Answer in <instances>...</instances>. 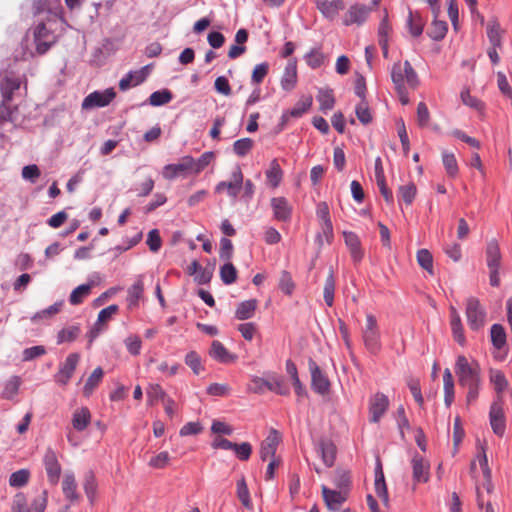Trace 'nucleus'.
Segmentation results:
<instances>
[{
    "instance_id": "1",
    "label": "nucleus",
    "mask_w": 512,
    "mask_h": 512,
    "mask_svg": "<svg viewBox=\"0 0 512 512\" xmlns=\"http://www.w3.org/2000/svg\"><path fill=\"white\" fill-rule=\"evenodd\" d=\"M454 372L460 384H479L480 367L477 361L459 355L456 358Z\"/></svg>"
},
{
    "instance_id": "2",
    "label": "nucleus",
    "mask_w": 512,
    "mask_h": 512,
    "mask_svg": "<svg viewBox=\"0 0 512 512\" xmlns=\"http://www.w3.org/2000/svg\"><path fill=\"white\" fill-rule=\"evenodd\" d=\"M505 386H498L496 389V399L493 401L490 407L489 420L493 432L502 437L506 430V419L504 414V400L503 394Z\"/></svg>"
},
{
    "instance_id": "3",
    "label": "nucleus",
    "mask_w": 512,
    "mask_h": 512,
    "mask_svg": "<svg viewBox=\"0 0 512 512\" xmlns=\"http://www.w3.org/2000/svg\"><path fill=\"white\" fill-rule=\"evenodd\" d=\"M485 254L486 264L489 269L490 285L498 287L500 285L499 271L501 268L502 254L499 243L496 239H491L487 242Z\"/></svg>"
},
{
    "instance_id": "4",
    "label": "nucleus",
    "mask_w": 512,
    "mask_h": 512,
    "mask_svg": "<svg viewBox=\"0 0 512 512\" xmlns=\"http://www.w3.org/2000/svg\"><path fill=\"white\" fill-rule=\"evenodd\" d=\"M466 317L472 330H479L484 325L486 312L478 299L470 297L467 300Z\"/></svg>"
},
{
    "instance_id": "5",
    "label": "nucleus",
    "mask_w": 512,
    "mask_h": 512,
    "mask_svg": "<svg viewBox=\"0 0 512 512\" xmlns=\"http://www.w3.org/2000/svg\"><path fill=\"white\" fill-rule=\"evenodd\" d=\"M116 97L113 88H107L103 91H94L86 96L82 102L83 109L102 108L110 104Z\"/></svg>"
},
{
    "instance_id": "6",
    "label": "nucleus",
    "mask_w": 512,
    "mask_h": 512,
    "mask_svg": "<svg viewBox=\"0 0 512 512\" xmlns=\"http://www.w3.org/2000/svg\"><path fill=\"white\" fill-rule=\"evenodd\" d=\"M43 464L47 474L48 482L57 485L61 475V464L58 461L56 452L48 448L43 457Z\"/></svg>"
},
{
    "instance_id": "7",
    "label": "nucleus",
    "mask_w": 512,
    "mask_h": 512,
    "mask_svg": "<svg viewBox=\"0 0 512 512\" xmlns=\"http://www.w3.org/2000/svg\"><path fill=\"white\" fill-rule=\"evenodd\" d=\"M242 185H243V173H242L240 167H236L235 170L231 174V180L219 182L215 187V191L217 193H220L226 189L228 196L233 199H236L240 192Z\"/></svg>"
},
{
    "instance_id": "8",
    "label": "nucleus",
    "mask_w": 512,
    "mask_h": 512,
    "mask_svg": "<svg viewBox=\"0 0 512 512\" xmlns=\"http://www.w3.org/2000/svg\"><path fill=\"white\" fill-rule=\"evenodd\" d=\"M389 407L388 397L380 392L374 394L369 400L370 422L377 423Z\"/></svg>"
},
{
    "instance_id": "9",
    "label": "nucleus",
    "mask_w": 512,
    "mask_h": 512,
    "mask_svg": "<svg viewBox=\"0 0 512 512\" xmlns=\"http://www.w3.org/2000/svg\"><path fill=\"white\" fill-rule=\"evenodd\" d=\"M413 480L416 483H426L430 477V463L418 453L411 459Z\"/></svg>"
},
{
    "instance_id": "10",
    "label": "nucleus",
    "mask_w": 512,
    "mask_h": 512,
    "mask_svg": "<svg viewBox=\"0 0 512 512\" xmlns=\"http://www.w3.org/2000/svg\"><path fill=\"white\" fill-rule=\"evenodd\" d=\"M372 7L364 4H354L348 9L346 17L343 20L345 26L353 24L362 25L368 18L372 11Z\"/></svg>"
},
{
    "instance_id": "11",
    "label": "nucleus",
    "mask_w": 512,
    "mask_h": 512,
    "mask_svg": "<svg viewBox=\"0 0 512 512\" xmlns=\"http://www.w3.org/2000/svg\"><path fill=\"white\" fill-rule=\"evenodd\" d=\"M184 173L192 174L189 155L183 156L178 163L165 165L162 170V175L167 180H173Z\"/></svg>"
},
{
    "instance_id": "12",
    "label": "nucleus",
    "mask_w": 512,
    "mask_h": 512,
    "mask_svg": "<svg viewBox=\"0 0 512 512\" xmlns=\"http://www.w3.org/2000/svg\"><path fill=\"white\" fill-rule=\"evenodd\" d=\"M273 216L277 221L289 222L292 217V207L285 197H273L271 199Z\"/></svg>"
},
{
    "instance_id": "13",
    "label": "nucleus",
    "mask_w": 512,
    "mask_h": 512,
    "mask_svg": "<svg viewBox=\"0 0 512 512\" xmlns=\"http://www.w3.org/2000/svg\"><path fill=\"white\" fill-rule=\"evenodd\" d=\"M281 441V436L276 430H271L268 436L262 441L260 447V457L263 461L275 458L277 447Z\"/></svg>"
},
{
    "instance_id": "14",
    "label": "nucleus",
    "mask_w": 512,
    "mask_h": 512,
    "mask_svg": "<svg viewBox=\"0 0 512 512\" xmlns=\"http://www.w3.org/2000/svg\"><path fill=\"white\" fill-rule=\"evenodd\" d=\"M316 7L326 19L333 21L339 11L344 9V2L343 0H317Z\"/></svg>"
},
{
    "instance_id": "15",
    "label": "nucleus",
    "mask_w": 512,
    "mask_h": 512,
    "mask_svg": "<svg viewBox=\"0 0 512 512\" xmlns=\"http://www.w3.org/2000/svg\"><path fill=\"white\" fill-rule=\"evenodd\" d=\"M322 495L326 506L330 510H338L340 506L346 501L345 492L331 490L326 486H322Z\"/></svg>"
},
{
    "instance_id": "16",
    "label": "nucleus",
    "mask_w": 512,
    "mask_h": 512,
    "mask_svg": "<svg viewBox=\"0 0 512 512\" xmlns=\"http://www.w3.org/2000/svg\"><path fill=\"white\" fill-rule=\"evenodd\" d=\"M345 244L349 248L351 258L354 262H360L364 256L361 242L356 233L351 231L343 232Z\"/></svg>"
},
{
    "instance_id": "17",
    "label": "nucleus",
    "mask_w": 512,
    "mask_h": 512,
    "mask_svg": "<svg viewBox=\"0 0 512 512\" xmlns=\"http://www.w3.org/2000/svg\"><path fill=\"white\" fill-rule=\"evenodd\" d=\"M209 355L214 360L220 363H232L236 360L237 356L230 353L225 346L218 340H214L211 344Z\"/></svg>"
},
{
    "instance_id": "18",
    "label": "nucleus",
    "mask_w": 512,
    "mask_h": 512,
    "mask_svg": "<svg viewBox=\"0 0 512 512\" xmlns=\"http://www.w3.org/2000/svg\"><path fill=\"white\" fill-rule=\"evenodd\" d=\"M62 492L65 498L71 503L79 500L77 492V482L73 472H66L62 479Z\"/></svg>"
},
{
    "instance_id": "19",
    "label": "nucleus",
    "mask_w": 512,
    "mask_h": 512,
    "mask_svg": "<svg viewBox=\"0 0 512 512\" xmlns=\"http://www.w3.org/2000/svg\"><path fill=\"white\" fill-rule=\"evenodd\" d=\"M450 325L454 340L461 346L466 343L461 317L455 307H450Z\"/></svg>"
},
{
    "instance_id": "20",
    "label": "nucleus",
    "mask_w": 512,
    "mask_h": 512,
    "mask_svg": "<svg viewBox=\"0 0 512 512\" xmlns=\"http://www.w3.org/2000/svg\"><path fill=\"white\" fill-rule=\"evenodd\" d=\"M297 83V65L296 60H290L285 69L281 78V87L285 91H291L294 89Z\"/></svg>"
},
{
    "instance_id": "21",
    "label": "nucleus",
    "mask_w": 512,
    "mask_h": 512,
    "mask_svg": "<svg viewBox=\"0 0 512 512\" xmlns=\"http://www.w3.org/2000/svg\"><path fill=\"white\" fill-rule=\"evenodd\" d=\"M80 355L78 353L69 354L59 370L60 381L66 382L72 376L79 362Z\"/></svg>"
},
{
    "instance_id": "22",
    "label": "nucleus",
    "mask_w": 512,
    "mask_h": 512,
    "mask_svg": "<svg viewBox=\"0 0 512 512\" xmlns=\"http://www.w3.org/2000/svg\"><path fill=\"white\" fill-rule=\"evenodd\" d=\"M406 25L413 37H419L423 33L425 21L419 12L409 9Z\"/></svg>"
},
{
    "instance_id": "23",
    "label": "nucleus",
    "mask_w": 512,
    "mask_h": 512,
    "mask_svg": "<svg viewBox=\"0 0 512 512\" xmlns=\"http://www.w3.org/2000/svg\"><path fill=\"white\" fill-rule=\"evenodd\" d=\"M91 414L88 408L76 409L72 416V425L77 431H83L90 424Z\"/></svg>"
},
{
    "instance_id": "24",
    "label": "nucleus",
    "mask_w": 512,
    "mask_h": 512,
    "mask_svg": "<svg viewBox=\"0 0 512 512\" xmlns=\"http://www.w3.org/2000/svg\"><path fill=\"white\" fill-rule=\"evenodd\" d=\"M257 308V300L249 299L242 301L238 304V307L235 312V317L238 320H247L253 317L254 312Z\"/></svg>"
},
{
    "instance_id": "25",
    "label": "nucleus",
    "mask_w": 512,
    "mask_h": 512,
    "mask_svg": "<svg viewBox=\"0 0 512 512\" xmlns=\"http://www.w3.org/2000/svg\"><path fill=\"white\" fill-rule=\"evenodd\" d=\"M266 178L272 188H277L280 185L283 178V170L277 159H273L270 162L269 169L266 171Z\"/></svg>"
},
{
    "instance_id": "26",
    "label": "nucleus",
    "mask_w": 512,
    "mask_h": 512,
    "mask_svg": "<svg viewBox=\"0 0 512 512\" xmlns=\"http://www.w3.org/2000/svg\"><path fill=\"white\" fill-rule=\"evenodd\" d=\"M215 158V153L212 151L204 152L198 159L190 156L192 174H199L202 172Z\"/></svg>"
},
{
    "instance_id": "27",
    "label": "nucleus",
    "mask_w": 512,
    "mask_h": 512,
    "mask_svg": "<svg viewBox=\"0 0 512 512\" xmlns=\"http://www.w3.org/2000/svg\"><path fill=\"white\" fill-rule=\"evenodd\" d=\"M363 340L365 347L371 354H377L381 348L380 332L377 331H363Z\"/></svg>"
},
{
    "instance_id": "28",
    "label": "nucleus",
    "mask_w": 512,
    "mask_h": 512,
    "mask_svg": "<svg viewBox=\"0 0 512 512\" xmlns=\"http://www.w3.org/2000/svg\"><path fill=\"white\" fill-rule=\"evenodd\" d=\"M447 31V23L445 21L438 20L437 17L434 16V20L432 21L427 34L432 40L440 41L446 36Z\"/></svg>"
},
{
    "instance_id": "29",
    "label": "nucleus",
    "mask_w": 512,
    "mask_h": 512,
    "mask_svg": "<svg viewBox=\"0 0 512 512\" xmlns=\"http://www.w3.org/2000/svg\"><path fill=\"white\" fill-rule=\"evenodd\" d=\"M391 79L398 93L402 95L405 90L404 64L402 65L398 62L393 65L391 71Z\"/></svg>"
},
{
    "instance_id": "30",
    "label": "nucleus",
    "mask_w": 512,
    "mask_h": 512,
    "mask_svg": "<svg viewBox=\"0 0 512 512\" xmlns=\"http://www.w3.org/2000/svg\"><path fill=\"white\" fill-rule=\"evenodd\" d=\"M336 281L334 277L333 269H330V272L325 280L324 289H323V298L327 306L331 307L334 303V293H335Z\"/></svg>"
},
{
    "instance_id": "31",
    "label": "nucleus",
    "mask_w": 512,
    "mask_h": 512,
    "mask_svg": "<svg viewBox=\"0 0 512 512\" xmlns=\"http://www.w3.org/2000/svg\"><path fill=\"white\" fill-rule=\"evenodd\" d=\"M304 59L310 68L318 69L324 64L326 57L320 47H315L305 54Z\"/></svg>"
},
{
    "instance_id": "32",
    "label": "nucleus",
    "mask_w": 512,
    "mask_h": 512,
    "mask_svg": "<svg viewBox=\"0 0 512 512\" xmlns=\"http://www.w3.org/2000/svg\"><path fill=\"white\" fill-rule=\"evenodd\" d=\"M173 99V94L169 89L154 91L148 98L151 106L158 107L169 103Z\"/></svg>"
},
{
    "instance_id": "33",
    "label": "nucleus",
    "mask_w": 512,
    "mask_h": 512,
    "mask_svg": "<svg viewBox=\"0 0 512 512\" xmlns=\"http://www.w3.org/2000/svg\"><path fill=\"white\" fill-rule=\"evenodd\" d=\"M490 336L494 348L500 350L506 345V332L501 324L492 325Z\"/></svg>"
},
{
    "instance_id": "34",
    "label": "nucleus",
    "mask_w": 512,
    "mask_h": 512,
    "mask_svg": "<svg viewBox=\"0 0 512 512\" xmlns=\"http://www.w3.org/2000/svg\"><path fill=\"white\" fill-rule=\"evenodd\" d=\"M379 471L376 472L375 477V491L377 496L382 499L385 505H388L389 497L388 491L384 480V474L381 468V465H378Z\"/></svg>"
},
{
    "instance_id": "35",
    "label": "nucleus",
    "mask_w": 512,
    "mask_h": 512,
    "mask_svg": "<svg viewBox=\"0 0 512 512\" xmlns=\"http://www.w3.org/2000/svg\"><path fill=\"white\" fill-rule=\"evenodd\" d=\"M317 101L320 104V110L326 112L331 110L335 104V98L331 89H320L317 95Z\"/></svg>"
},
{
    "instance_id": "36",
    "label": "nucleus",
    "mask_w": 512,
    "mask_h": 512,
    "mask_svg": "<svg viewBox=\"0 0 512 512\" xmlns=\"http://www.w3.org/2000/svg\"><path fill=\"white\" fill-rule=\"evenodd\" d=\"M92 289L91 283L81 284L76 287L69 296V302L72 305H79L83 302L84 298L87 297Z\"/></svg>"
},
{
    "instance_id": "37",
    "label": "nucleus",
    "mask_w": 512,
    "mask_h": 512,
    "mask_svg": "<svg viewBox=\"0 0 512 512\" xmlns=\"http://www.w3.org/2000/svg\"><path fill=\"white\" fill-rule=\"evenodd\" d=\"M319 450L321 452V457H322L324 464L327 467L333 466L334 461H335V455H336L335 446L331 442L322 441L319 444Z\"/></svg>"
},
{
    "instance_id": "38",
    "label": "nucleus",
    "mask_w": 512,
    "mask_h": 512,
    "mask_svg": "<svg viewBox=\"0 0 512 512\" xmlns=\"http://www.w3.org/2000/svg\"><path fill=\"white\" fill-rule=\"evenodd\" d=\"M416 194L417 188L413 182H410L406 185H401L398 188V196L406 205H411L413 203Z\"/></svg>"
},
{
    "instance_id": "39",
    "label": "nucleus",
    "mask_w": 512,
    "mask_h": 512,
    "mask_svg": "<svg viewBox=\"0 0 512 512\" xmlns=\"http://www.w3.org/2000/svg\"><path fill=\"white\" fill-rule=\"evenodd\" d=\"M417 262L421 268L426 270L430 275L434 274L433 269V256L427 249H420L417 251Z\"/></svg>"
},
{
    "instance_id": "40",
    "label": "nucleus",
    "mask_w": 512,
    "mask_h": 512,
    "mask_svg": "<svg viewBox=\"0 0 512 512\" xmlns=\"http://www.w3.org/2000/svg\"><path fill=\"white\" fill-rule=\"evenodd\" d=\"M220 278L225 285H230L236 281L237 270L230 261L220 267Z\"/></svg>"
},
{
    "instance_id": "41",
    "label": "nucleus",
    "mask_w": 512,
    "mask_h": 512,
    "mask_svg": "<svg viewBox=\"0 0 512 512\" xmlns=\"http://www.w3.org/2000/svg\"><path fill=\"white\" fill-rule=\"evenodd\" d=\"M140 76L136 71H129L119 81V89L121 91H127L128 89L142 84L144 81H139Z\"/></svg>"
},
{
    "instance_id": "42",
    "label": "nucleus",
    "mask_w": 512,
    "mask_h": 512,
    "mask_svg": "<svg viewBox=\"0 0 512 512\" xmlns=\"http://www.w3.org/2000/svg\"><path fill=\"white\" fill-rule=\"evenodd\" d=\"M30 478V472L27 469H20L13 472L9 477V485L11 487L20 488L25 486Z\"/></svg>"
},
{
    "instance_id": "43",
    "label": "nucleus",
    "mask_w": 512,
    "mask_h": 512,
    "mask_svg": "<svg viewBox=\"0 0 512 512\" xmlns=\"http://www.w3.org/2000/svg\"><path fill=\"white\" fill-rule=\"evenodd\" d=\"M144 285L142 280H137L129 289L127 301L129 306H136L143 295Z\"/></svg>"
},
{
    "instance_id": "44",
    "label": "nucleus",
    "mask_w": 512,
    "mask_h": 512,
    "mask_svg": "<svg viewBox=\"0 0 512 512\" xmlns=\"http://www.w3.org/2000/svg\"><path fill=\"white\" fill-rule=\"evenodd\" d=\"M237 497L246 508H251L249 489L244 477L237 481Z\"/></svg>"
},
{
    "instance_id": "45",
    "label": "nucleus",
    "mask_w": 512,
    "mask_h": 512,
    "mask_svg": "<svg viewBox=\"0 0 512 512\" xmlns=\"http://www.w3.org/2000/svg\"><path fill=\"white\" fill-rule=\"evenodd\" d=\"M308 365L311 374V384H330L315 361L310 359Z\"/></svg>"
},
{
    "instance_id": "46",
    "label": "nucleus",
    "mask_w": 512,
    "mask_h": 512,
    "mask_svg": "<svg viewBox=\"0 0 512 512\" xmlns=\"http://www.w3.org/2000/svg\"><path fill=\"white\" fill-rule=\"evenodd\" d=\"M62 304H63L62 301L56 302L53 305L49 306L48 308H45L41 311L36 312L31 317V320L33 322H37L38 320L47 319V318L52 317L53 315L57 314L60 311Z\"/></svg>"
},
{
    "instance_id": "47",
    "label": "nucleus",
    "mask_w": 512,
    "mask_h": 512,
    "mask_svg": "<svg viewBox=\"0 0 512 512\" xmlns=\"http://www.w3.org/2000/svg\"><path fill=\"white\" fill-rule=\"evenodd\" d=\"M169 396L161 389V386H149L147 390V403L149 405H155L157 402H163Z\"/></svg>"
},
{
    "instance_id": "48",
    "label": "nucleus",
    "mask_w": 512,
    "mask_h": 512,
    "mask_svg": "<svg viewBox=\"0 0 512 512\" xmlns=\"http://www.w3.org/2000/svg\"><path fill=\"white\" fill-rule=\"evenodd\" d=\"M355 114L358 120L363 124L367 125L372 121V115L368 107L367 101H361L355 108Z\"/></svg>"
},
{
    "instance_id": "49",
    "label": "nucleus",
    "mask_w": 512,
    "mask_h": 512,
    "mask_svg": "<svg viewBox=\"0 0 512 512\" xmlns=\"http://www.w3.org/2000/svg\"><path fill=\"white\" fill-rule=\"evenodd\" d=\"M312 105V97L308 96L304 100L298 101L293 108L289 110V114L291 117L299 118L301 117L307 110L310 109Z\"/></svg>"
},
{
    "instance_id": "50",
    "label": "nucleus",
    "mask_w": 512,
    "mask_h": 512,
    "mask_svg": "<svg viewBox=\"0 0 512 512\" xmlns=\"http://www.w3.org/2000/svg\"><path fill=\"white\" fill-rule=\"evenodd\" d=\"M443 165L450 177H455L458 173V165L453 153L444 152L442 155Z\"/></svg>"
},
{
    "instance_id": "51",
    "label": "nucleus",
    "mask_w": 512,
    "mask_h": 512,
    "mask_svg": "<svg viewBox=\"0 0 512 512\" xmlns=\"http://www.w3.org/2000/svg\"><path fill=\"white\" fill-rule=\"evenodd\" d=\"M253 147V141L250 138H242L234 142L233 151L240 157L246 156Z\"/></svg>"
},
{
    "instance_id": "52",
    "label": "nucleus",
    "mask_w": 512,
    "mask_h": 512,
    "mask_svg": "<svg viewBox=\"0 0 512 512\" xmlns=\"http://www.w3.org/2000/svg\"><path fill=\"white\" fill-rule=\"evenodd\" d=\"M241 461H247L252 454V446L248 442H242L240 444L234 443L232 449Z\"/></svg>"
},
{
    "instance_id": "53",
    "label": "nucleus",
    "mask_w": 512,
    "mask_h": 512,
    "mask_svg": "<svg viewBox=\"0 0 512 512\" xmlns=\"http://www.w3.org/2000/svg\"><path fill=\"white\" fill-rule=\"evenodd\" d=\"M279 288L286 295H291L294 291L295 285L292 280L291 274L283 270L279 279Z\"/></svg>"
},
{
    "instance_id": "54",
    "label": "nucleus",
    "mask_w": 512,
    "mask_h": 512,
    "mask_svg": "<svg viewBox=\"0 0 512 512\" xmlns=\"http://www.w3.org/2000/svg\"><path fill=\"white\" fill-rule=\"evenodd\" d=\"M487 36L492 46H501V29L498 23L494 22L487 26Z\"/></svg>"
},
{
    "instance_id": "55",
    "label": "nucleus",
    "mask_w": 512,
    "mask_h": 512,
    "mask_svg": "<svg viewBox=\"0 0 512 512\" xmlns=\"http://www.w3.org/2000/svg\"><path fill=\"white\" fill-rule=\"evenodd\" d=\"M185 363L192 369V371L196 375H199L203 370L201 358L195 351H190L189 353L186 354Z\"/></svg>"
},
{
    "instance_id": "56",
    "label": "nucleus",
    "mask_w": 512,
    "mask_h": 512,
    "mask_svg": "<svg viewBox=\"0 0 512 512\" xmlns=\"http://www.w3.org/2000/svg\"><path fill=\"white\" fill-rule=\"evenodd\" d=\"M80 333V329L77 326H71L66 329H62L58 333V343L74 341Z\"/></svg>"
},
{
    "instance_id": "57",
    "label": "nucleus",
    "mask_w": 512,
    "mask_h": 512,
    "mask_svg": "<svg viewBox=\"0 0 512 512\" xmlns=\"http://www.w3.org/2000/svg\"><path fill=\"white\" fill-rule=\"evenodd\" d=\"M48 504V492L43 490L40 495H38L30 506L31 512H44Z\"/></svg>"
},
{
    "instance_id": "58",
    "label": "nucleus",
    "mask_w": 512,
    "mask_h": 512,
    "mask_svg": "<svg viewBox=\"0 0 512 512\" xmlns=\"http://www.w3.org/2000/svg\"><path fill=\"white\" fill-rule=\"evenodd\" d=\"M268 70H269V65L267 62L257 64L252 72L251 82L253 84H260L264 80L265 76L267 75Z\"/></svg>"
},
{
    "instance_id": "59",
    "label": "nucleus",
    "mask_w": 512,
    "mask_h": 512,
    "mask_svg": "<svg viewBox=\"0 0 512 512\" xmlns=\"http://www.w3.org/2000/svg\"><path fill=\"white\" fill-rule=\"evenodd\" d=\"M169 462V453L166 451H162L150 459L149 466L155 469H163L169 464Z\"/></svg>"
},
{
    "instance_id": "60",
    "label": "nucleus",
    "mask_w": 512,
    "mask_h": 512,
    "mask_svg": "<svg viewBox=\"0 0 512 512\" xmlns=\"http://www.w3.org/2000/svg\"><path fill=\"white\" fill-rule=\"evenodd\" d=\"M233 256V244L230 239L223 237L220 240L219 257L224 261H230Z\"/></svg>"
},
{
    "instance_id": "61",
    "label": "nucleus",
    "mask_w": 512,
    "mask_h": 512,
    "mask_svg": "<svg viewBox=\"0 0 512 512\" xmlns=\"http://www.w3.org/2000/svg\"><path fill=\"white\" fill-rule=\"evenodd\" d=\"M125 345L131 355L137 356L140 354L142 343L138 336L130 335L127 337L125 339Z\"/></svg>"
},
{
    "instance_id": "62",
    "label": "nucleus",
    "mask_w": 512,
    "mask_h": 512,
    "mask_svg": "<svg viewBox=\"0 0 512 512\" xmlns=\"http://www.w3.org/2000/svg\"><path fill=\"white\" fill-rule=\"evenodd\" d=\"M96 488H97V484H96L95 476L92 473L87 474L85 477V481H84V490H85V493H86L88 499L91 502H93V500H94V497L96 494Z\"/></svg>"
},
{
    "instance_id": "63",
    "label": "nucleus",
    "mask_w": 512,
    "mask_h": 512,
    "mask_svg": "<svg viewBox=\"0 0 512 512\" xmlns=\"http://www.w3.org/2000/svg\"><path fill=\"white\" fill-rule=\"evenodd\" d=\"M404 73L405 82H407L410 87L415 88L419 83L418 76L410 62L407 60L404 62Z\"/></svg>"
},
{
    "instance_id": "64",
    "label": "nucleus",
    "mask_w": 512,
    "mask_h": 512,
    "mask_svg": "<svg viewBox=\"0 0 512 512\" xmlns=\"http://www.w3.org/2000/svg\"><path fill=\"white\" fill-rule=\"evenodd\" d=\"M146 243L152 252L159 251L162 245V240L157 229L149 231Z\"/></svg>"
}]
</instances>
